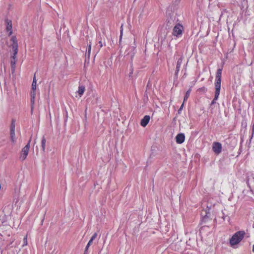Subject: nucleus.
Masks as SVG:
<instances>
[{
  "label": "nucleus",
  "mask_w": 254,
  "mask_h": 254,
  "mask_svg": "<svg viewBox=\"0 0 254 254\" xmlns=\"http://www.w3.org/2000/svg\"><path fill=\"white\" fill-rule=\"evenodd\" d=\"M222 69L219 68L217 69L216 75L215 83V99H218L220 94V91L221 88V75H222Z\"/></svg>",
  "instance_id": "obj_1"
},
{
  "label": "nucleus",
  "mask_w": 254,
  "mask_h": 254,
  "mask_svg": "<svg viewBox=\"0 0 254 254\" xmlns=\"http://www.w3.org/2000/svg\"><path fill=\"white\" fill-rule=\"evenodd\" d=\"M253 251L254 252V245L253 246Z\"/></svg>",
  "instance_id": "obj_32"
},
{
  "label": "nucleus",
  "mask_w": 254,
  "mask_h": 254,
  "mask_svg": "<svg viewBox=\"0 0 254 254\" xmlns=\"http://www.w3.org/2000/svg\"><path fill=\"white\" fill-rule=\"evenodd\" d=\"M46 142V139L45 136H43L42 140H41L42 150L44 152H45V151Z\"/></svg>",
  "instance_id": "obj_14"
},
{
  "label": "nucleus",
  "mask_w": 254,
  "mask_h": 254,
  "mask_svg": "<svg viewBox=\"0 0 254 254\" xmlns=\"http://www.w3.org/2000/svg\"><path fill=\"white\" fill-rule=\"evenodd\" d=\"M10 137L11 141L13 142H14L15 141V131H10Z\"/></svg>",
  "instance_id": "obj_21"
},
{
  "label": "nucleus",
  "mask_w": 254,
  "mask_h": 254,
  "mask_svg": "<svg viewBox=\"0 0 254 254\" xmlns=\"http://www.w3.org/2000/svg\"><path fill=\"white\" fill-rule=\"evenodd\" d=\"M198 90H200V91H205V88L204 87H203L202 88H199Z\"/></svg>",
  "instance_id": "obj_30"
},
{
  "label": "nucleus",
  "mask_w": 254,
  "mask_h": 254,
  "mask_svg": "<svg viewBox=\"0 0 254 254\" xmlns=\"http://www.w3.org/2000/svg\"><path fill=\"white\" fill-rule=\"evenodd\" d=\"M183 59L182 57H181L178 61L176 65V72L175 74L177 75L178 73V72L180 70V68L181 67V65L182 63Z\"/></svg>",
  "instance_id": "obj_12"
},
{
  "label": "nucleus",
  "mask_w": 254,
  "mask_h": 254,
  "mask_svg": "<svg viewBox=\"0 0 254 254\" xmlns=\"http://www.w3.org/2000/svg\"><path fill=\"white\" fill-rule=\"evenodd\" d=\"M177 21L178 19H177L176 14L174 13H169L167 14L166 25L169 28L172 27Z\"/></svg>",
  "instance_id": "obj_3"
},
{
  "label": "nucleus",
  "mask_w": 254,
  "mask_h": 254,
  "mask_svg": "<svg viewBox=\"0 0 254 254\" xmlns=\"http://www.w3.org/2000/svg\"><path fill=\"white\" fill-rule=\"evenodd\" d=\"M207 208H208V210H209L210 209V207H208V206H207Z\"/></svg>",
  "instance_id": "obj_33"
},
{
  "label": "nucleus",
  "mask_w": 254,
  "mask_h": 254,
  "mask_svg": "<svg viewBox=\"0 0 254 254\" xmlns=\"http://www.w3.org/2000/svg\"><path fill=\"white\" fill-rule=\"evenodd\" d=\"M31 112H32L34 108V104L35 98L36 96V90H34L31 91Z\"/></svg>",
  "instance_id": "obj_9"
},
{
  "label": "nucleus",
  "mask_w": 254,
  "mask_h": 254,
  "mask_svg": "<svg viewBox=\"0 0 254 254\" xmlns=\"http://www.w3.org/2000/svg\"><path fill=\"white\" fill-rule=\"evenodd\" d=\"M13 52V55L11 57L10 63L12 69L14 70L15 67V64L17 62L16 60V55L18 53V49H16V46H14L13 47V50H12Z\"/></svg>",
  "instance_id": "obj_4"
},
{
  "label": "nucleus",
  "mask_w": 254,
  "mask_h": 254,
  "mask_svg": "<svg viewBox=\"0 0 254 254\" xmlns=\"http://www.w3.org/2000/svg\"><path fill=\"white\" fill-rule=\"evenodd\" d=\"M150 119V117L148 115L145 116L141 120L140 125L142 127H145L148 124Z\"/></svg>",
  "instance_id": "obj_10"
},
{
  "label": "nucleus",
  "mask_w": 254,
  "mask_h": 254,
  "mask_svg": "<svg viewBox=\"0 0 254 254\" xmlns=\"http://www.w3.org/2000/svg\"><path fill=\"white\" fill-rule=\"evenodd\" d=\"M217 99H215V95L214 96V99H213L212 101L211 102V105H212L214 104H215L216 103V101L217 100Z\"/></svg>",
  "instance_id": "obj_28"
},
{
  "label": "nucleus",
  "mask_w": 254,
  "mask_h": 254,
  "mask_svg": "<svg viewBox=\"0 0 254 254\" xmlns=\"http://www.w3.org/2000/svg\"><path fill=\"white\" fill-rule=\"evenodd\" d=\"M184 104V103L183 102V103L182 104V105H181V106L180 107V109L178 110V113L180 114L181 113V110H182V109L183 108Z\"/></svg>",
  "instance_id": "obj_29"
},
{
  "label": "nucleus",
  "mask_w": 254,
  "mask_h": 254,
  "mask_svg": "<svg viewBox=\"0 0 254 254\" xmlns=\"http://www.w3.org/2000/svg\"><path fill=\"white\" fill-rule=\"evenodd\" d=\"M244 231H239L235 233L230 240V244L231 246L239 244L244 238L245 235Z\"/></svg>",
  "instance_id": "obj_2"
},
{
  "label": "nucleus",
  "mask_w": 254,
  "mask_h": 254,
  "mask_svg": "<svg viewBox=\"0 0 254 254\" xmlns=\"http://www.w3.org/2000/svg\"><path fill=\"white\" fill-rule=\"evenodd\" d=\"M36 76L35 74L34 75L33 82L32 83V90H36Z\"/></svg>",
  "instance_id": "obj_16"
},
{
  "label": "nucleus",
  "mask_w": 254,
  "mask_h": 254,
  "mask_svg": "<svg viewBox=\"0 0 254 254\" xmlns=\"http://www.w3.org/2000/svg\"><path fill=\"white\" fill-rule=\"evenodd\" d=\"M99 50H100V49L101 48L103 47V44L102 40H100L99 41Z\"/></svg>",
  "instance_id": "obj_27"
},
{
  "label": "nucleus",
  "mask_w": 254,
  "mask_h": 254,
  "mask_svg": "<svg viewBox=\"0 0 254 254\" xmlns=\"http://www.w3.org/2000/svg\"><path fill=\"white\" fill-rule=\"evenodd\" d=\"M123 25H122L121 27V31H120V40H121V38L122 37V35H123Z\"/></svg>",
  "instance_id": "obj_25"
},
{
  "label": "nucleus",
  "mask_w": 254,
  "mask_h": 254,
  "mask_svg": "<svg viewBox=\"0 0 254 254\" xmlns=\"http://www.w3.org/2000/svg\"><path fill=\"white\" fill-rule=\"evenodd\" d=\"M11 41H12L13 42V44H12L11 46H12V50H13V47L14 46H16V49H18V43H17V39H16V38L15 36H12L11 38Z\"/></svg>",
  "instance_id": "obj_13"
},
{
  "label": "nucleus",
  "mask_w": 254,
  "mask_h": 254,
  "mask_svg": "<svg viewBox=\"0 0 254 254\" xmlns=\"http://www.w3.org/2000/svg\"><path fill=\"white\" fill-rule=\"evenodd\" d=\"M31 138H32V136L30 137V138L29 139V141L28 142H29V145H30V142H31Z\"/></svg>",
  "instance_id": "obj_31"
},
{
  "label": "nucleus",
  "mask_w": 254,
  "mask_h": 254,
  "mask_svg": "<svg viewBox=\"0 0 254 254\" xmlns=\"http://www.w3.org/2000/svg\"><path fill=\"white\" fill-rule=\"evenodd\" d=\"M93 240H90L88 242L86 248H85V252H84V254H86V252L88 250V248L89 247V246L91 245V244L93 242Z\"/></svg>",
  "instance_id": "obj_22"
},
{
  "label": "nucleus",
  "mask_w": 254,
  "mask_h": 254,
  "mask_svg": "<svg viewBox=\"0 0 254 254\" xmlns=\"http://www.w3.org/2000/svg\"><path fill=\"white\" fill-rule=\"evenodd\" d=\"M212 150L216 154L220 153L222 150V145L220 143L215 142L213 143Z\"/></svg>",
  "instance_id": "obj_7"
},
{
  "label": "nucleus",
  "mask_w": 254,
  "mask_h": 254,
  "mask_svg": "<svg viewBox=\"0 0 254 254\" xmlns=\"http://www.w3.org/2000/svg\"><path fill=\"white\" fill-rule=\"evenodd\" d=\"M97 234L96 233H95L91 237V238L90 239L91 240H94V239H95V238L97 237Z\"/></svg>",
  "instance_id": "obj_26"
},
{
  "label": "nucleus",
  "mask_w": 254,
  "mask_h": 254,
  "mask_svg": "<svg viewBox=\"0 0 254 254\" xmlns=\"http://www.w3.org/2000/svg\"><path fill=\"white\" fill-rule=\"evenodd\" d=\"M5 22L7 24L6 26V30L7 31H9V35H11L12 33V21L10 20L6 19L5 20Z\"/></svg>",
  "instance_id": "obj_11"
},
{
  "label": "nucleus",
  "mask_w": 254,
  "mask_h": 254,
  "mask_svg": "<svg viewBox=\"0 0 254 254\" xmlns=\"http://www.w3.org/2000/svg\"><path fill=\"white\" fill-rule=\"evenodd\" d=\"M24 244L23 246H26L27 245V236L26 235L24 237L23 239Z\"/></svg>",
  "instance_id": "obj_24"
},
{
  "label": "nucleus",
  "mask_w": 254,
  "mask_h": 254,
  "mask_svg": "<svg viewBox=\"0 0 254 254\" xmlns=\"http://www.w3.org/2000/svg\"><path fill=\"white\" fill-rule=\"evenodd\" d=\"M201 215L203 217V219H205L206 217H208L210 215V212H207L206 210L204 212H201Z\"/></svg>",
  "instance_id": "obj_20"
},
{
  "label": "nucleus",
  "mask_w": 254,
  "mask_h": 254,
  "mask_svg": "<svg viewBox=\"0 0 254 254\" xmlns=\"http://www.w3.org/2000/svg\"><path fill=\"white\" fill-rule=\"evenodd\" d=\"M183 29V26L182 25L180 24H176L173 29V35L179 37L180 35H182Z\"/></svg>",
  "instance_id": "obj_6"
},
{
  "label": "nucleus",
  "mask_w": 254,
  "mask_h": 254,
  "mask_svg": "<svg viewBox=\"0 0 254 254\" xmlns=\"http://www.w3.org/2000/svg\"><path fill=\"white\" fill-rule=\"evenodd\" d=\"M91 50V43L90 42L87 50V55L89 57Z\"/></svg>",
  "instance_id": "obj_23"
},
{
  "label": "nucleus",
  "mask_w": 254,
  "mask_h": 254,
  "mask_svg": "<svg viewBox=\"0 0 254 254\" xmlns=\"http://www.w3.org/2000/svg\"><path fill=\"white\" fill-rule=\"evenodd\" d=\"M222 218L223 219L224 221L230 222V217L228 215H225L224 213H223V215L222 216Z\"/></svg>",
  "instance_id": "obj_17"
},
{
  "label": "nucleus",
  "mask_w": 254,
  "mask_h": 254,
  "mask_svg": "<svg viewBox=\"0 0 254 254\" xmlns=\"http://www.w3.org/2000/svg\"><path fill=\"white\" fill-rule=\"evenodd\" d=\"M29 142H28L26 145L22 148L21 155L19 157V159L22 161H24L26 158L29 153Z\"/></svg>",
  "instance_id": "obj_5"
},
{
  "label": "nucleus",
  "mask_w": 254,
  "mask_h": 254,
  "mask_svg": "<svg viewBox=\"0 0 254 254\" xmlns=\"http://www.w3.org/2000/svg\"><path fill=\"white\" fill-rule=\"evenodd\" d=\"M204 227H202L201 228H200V230H202L203 229Z\"/></svg>",
  "instance_id": "obj_34"
},
{
  "label": "nucleus",
  "mask_w": 254,
  "mask_h": 254,
  "mask_svg": "<svg viewBox=\"0 0 254 254\" xmlns=\"http://www.w3.org/2000/svg\"><path fill=\"white\" fill-rule=\"evenodd\" d=\"M190 91H191V89L190 88L186 92V95L184 97V103H185V102L186 101H187V100L188 99V98L190 96Z\"/></svg>",
  "instance_id": "obj_18"
},
{
  "label": "nucleus",
  "mask_w": 254,
  "mask_h": 254,
  "mask_svg": "<svg viewBox=\"0 0 254 254\" xmlns=\"http://www.w3.org/2000/svg\"><path fill=\"white\" fill-rule=\"evenodd\" d=\"M15 121L14 119L12 120L11 124L10 125V131H15Z\"/></svg>",
  "instance_id": "obj_19"
},
{
  "label": "nucleus",
  "mask_w": 254,
  "mask_h": 254,
  "mask_svg": "<svg viewBox=\"0 0 254 254\" xmlns=\"http://www.w3.org/2000/svg\"><path fill=\"white\" fill-rule=\"evenodd\" d=\"M185 136L184 133H180L177 134L176 137V141L177 143L181 144L185 141Z\"/></svg>",
  "instance_id": "obj_8"
},
{
  "label": "nucleus",
  "mask_w": 254,
  "mask_h": 254,
  "mask_svg": "<svg viewBox=\"0 0 254 254\" xmlns=\"http://www.w3.org/2000/svg\"><path fill=\"white\" fill-rule=\"evenodd\" d=\"M85 91V87L83 86H80L78 87V90L77 91L78 94L81 96L83 94Z\"/></svg>",
  "instance_id": "obj_15"
}]
</instances>
